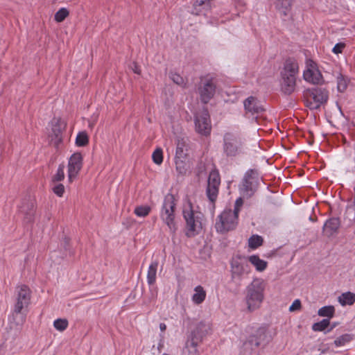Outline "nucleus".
Returning <instances> with one entry per match:
<instances>
[{
    "label": "nucleus",
    "instance_id": "f257e3e1",
    "mask_svg": "<svg viewBox=\"0 0 355 355\" xmlns=\"http://www.w3.org/2000/svg\"><path fill=\"white\" fill-rule=\"evenodd\" d=\"M182 215L186 222L187 236L193 237L198 234L202 229L204 219V215L199 207L187 200L184 203Z\"/></svg>",
    "mask_w": 355,
    "mask_h": 355
},
{
    "label": "nucleus",
    "instance_id": "f03ea898",
    "mask_svg": "<svg viewBox=\"0 0 355 355\" xmlns=\"http://www.w3.org/2000/svg\"><path fill=\"white\" fill-rule=\"evenodd\" d=\"M299 66L296 60L288 59L281 71L280 91L285 95H291L297 90V78Z\"/></svg>",
    "mask_w": 355,
    "mask_h": 355
},
{
    "label": "nucleus",
    "instance_id": "7ed1b4c3",
    "mask_svg": "<svg viewBox=\"0 0 355 355\" xmlns=\"http://www.w3.org/2000/svg\"><path fill=\"white\" fill-rule=\"evenodd\" d=\"M265 284L262 279H255L245 289V300L247 309L252 312L258 309L264 299Z\"/></svg>",
    "mask_w": 355,
    "mask_h": 355
},
{
    "label": "nucleus",
    "instance_id": "20e7f679",
    "mask_svg": "<svg viewBox=\"0 0 355 355\" xmlns=\"http://www.w3.org/2000/svg\"><path fill=\"white\" fill-rule=\"evenodd\" d=\"M176 203L175 198L171 194L165 196L160 217L163 222L168 226L170 232L174 234L178 229L175 222V209Z\"/></svg>",
    "mask_w": 355,
    "mask_h": 355
},
{
    "label": "nucleus",
    "instance_id": "39448f33",
    "mask_svg": "<svg viewBox=\"0 0 355 355\" xmlns=\"http://www.w3.org/2000/svg\"><path fill=\"white\" fill-rule=\"evenodd\" d=\"M223 149L226 156L235 157L244 153L243 141L238 135L227 132L223 137Z\"/></svg>",
    "mask_w": 355,
    "mask_h": 355
},
{
    "label": "nucleus",
    "instance_id": "423d86ee",
    "mask_svg": "<svg viewBox=\"0 0 355 355\" xmlns=\"http://www.w3.org/2000/svg\"><path fill=\"white\" fill-rule=\"evenodd\" d=\"M31 291L26 285L21 284L15 288V303L13 315L20 314L23 309L28 306L31 302Z\"/></svg>",
    "mask_w": 355,
    "mask_h": 355
},
{
    "label": "nucleus",
    "instance_id": "0eeeda50",
    "mask_svg": "<svg viewBox=\"0 0 355 355\" xmlns=\"http://www.w3.org/2000/svg\"><path fill=\"white\" fill-rule=\"evenodd\" d=\"M238 215L232 209H225L218 216L216 223V229L218 232H225L232 230L237 225Z\"/></svg>",
    "mask_w": 355,
    "mask_h": 355
},
{
    "label": "nucleus",
    "instance_id": "6e6552de",
    "mask_svg": "<svg viewBox=\"0 0 355 355\" xmlns=\"http://www.w3.org/2000/svg\"><path fill=\"white\" fill-rule=\"evenodd\" d=\"M328 92L322 88L309 90V96L306 101V107L311 110H318L328 100Z\"/></svg>",
    "mask_w": 355,
    "mask_h": 355
},
{
    "label": "nucleus",
    "instance_id": "1a4fd4ad",
    "mask_svg": "<svg viewBox=\"0 0 355 355\" xmlns=\"http://www.w3.org/2000/svg\"><path fill=\"white\" fill-rule=\"evenodd\" d=\"M195 128L198 133L201 135H209L211 130V124L209 112L202 109L198 112L195 116Z\"/></svg>",
    "mask_w": 355,
    "mask_h": 355
},
{
    "label": "nucleus",
    "instance_id": "9d476101",
    "mask_svg": "<svg viewBox=\"0 0 355 355\" xmlns=\"http://www.w3.org/2000/svg\"><path fill=\"white\" fill-rule=\"evenodd\" d=\"M303 78L306 82L313 85H318L322 82V76L314 61L311 60H306V68L303 72Z\"/></svg>",
    "mask_w": 355,
    "mask_h": 355
},
{
    "label": "nucleus",
    "instance_id": "9b49d317",
    "mask_svg": "<svg viewBox=\"0 0 355 355\" xmlns=\"http://www.w3.org/2000/svg\"><path fill=\"white\" fill-rule=\"evenodd\" d=\"M252 173V171H247L239 185L240 194L243 198H250L257 189V181Z\"/></svg>",
    "mask_w": 355,
    "mask_h": 355
},
{
    "label": "nucleus",
    "instance_id": "f8f14e48",
    "mask_svg": "<svg viewBox=\"0 0 355 355\" xmlns=\"http://www.w3.org/2000/svg\"><path fill=\"white\" fill-rule=\"evenodd\" d=\"M66 123L61 118H54L51 121V130L49 137L51 143L58 147L62 139V132L65 129Z\"/></svg>",
    "mask_w": 355,
    "mask_h": 355
},
{
    "label": "nucleus",
    "instance_id": "ddd939ff",
    "mask_svg": "<svg viewBox=\"0 0 355 355\" xmlns=\"http://www.w3.org/2000/svg\"><path fill=\"white\" fill-rule=\"evenodd\" d=\"M216 88V83L214 78L205 79L199 87V94L201 101L207 103L214 96Z\"/></svg>",
    "mask_w": 355,
    "mask_h": 355
},
{
    "label": "nucleus",
    "instance_id": "4468645a",
    "mask_svg": "<svg viewBox=\"0 0 355 355\" xmlns=\"http://www.w3.org/2000/svg\"><path fill=\"white\" fill-rule=\"evenodd\" d=\"M220 178L218 171H212L209 175L207 196L209 201L214 203L218 196Z\"/></svg>",
    "mask_w": 355,
    "mask_h": 355
},
{
    "label": "nucleus",
    "instance_id": "2eb2a0df",
    "mask_svg": "<svg viewBox=\"0 0 355 355\" xmlns=\"http://www.w3.org/2000/svg\"><path fill=\"white\" fill-rule=\"evenodd\" d=\"M83 166V156L80 153H73L68 163V178L72 182L78 175Z\"/></svg>",
    "mask_w": 355,
    "mask_h": 355
},
{
    "label": "nucleus",
    "instance_id": "dca6fc26",
    "mask_svg": "<svg viewBox=\"0 0 355 355\" xmlns=\"http://www.w3.org/2000/svg\"><path fill=\"white\" fill-rule=\"evenodd\" d=\"M243 105L246 114H250L254 116L259 115L264 111V108L257 98L254 96H249L244 102Z\"/></svg>",
    "mask_w": 355,
    "mask_h": 355
},
{
    "label": "nucleus",
    "instance_id": "f3484780",
    "mask_svg": "<svg viewBox=\"0 0 355 355\" xmlns=\"http://www.w3.org/2000/svg\"><path fill=\"white\" fill-rule=\"evenodd\" d=\"M210 331V323L205 321H200L196 324L195 329L191 332V338L201 343Z\"/></svg>",
    "mask_w": 355,
    "mask_h": 355
},
{
    "label": "nucleus",
    "instance_id": "a211bd4d",
    "mask_svg": "<svg viewBox=\"0 0 355 355\" xmlns=\"http://www.w3.org/2000/svg\"><path fill=\"white\" fill-rule=\"evenodd\" d=\"M231 265L232 272L234 277H241L250 272V266L245 260H233Z\"/></svg>",
    "mask_w": 355,
    "mask_h": 355
},
{
    "label": "nucleus",
    "instance_id": "6ab92c4d",
    "mask_svg": "<svg viewBox=\"0 0 355 355\" xmlns=\"http://www.w3.org/2000/svg\"><path fill=\"white\" fill-rule=\"evenodd\" d=\"M340 225V220L338 218L327 220L323 226L324 234L328 237L332 236L338 232Z\"/></svg>",
    "mask_w": 355,
    "mask_h": 355
},
{
    "label": "nucleus",
    "instance_id": "aec40b11",
    "mask_svg": "<svg viewBox=\"0 0 355 355\" xmlns=\"http://www.w3.org/2000/svg\"><path fill=\"white\" fill-rule=\"evenodd\" d=\"M210 1L211 0H195L192 13L197 15H206L207 11L211 8Z\"/></svg>",
    "mask_w": 355,
    "mask_h": 355
},
{
    "label": "nucleus",
    "instance_id": "412c9836",
    "mask_svg": "<svg viewBox=\"0 0 355 355\" xmlns=\"http://www.w3.org/2000/svg\"><path fill=\"white\" fill-rule=\"evenodd\" d=\"M21 211L24 214V218L27 223H31L34 220L35 213V207L33 201L28 202L21 208Z\"/></svg>",
    "mask_w": 355,
    "mask_h": 355
},
{
    "label": "nucleus",
    "instance_id": "4be33fe9",
    "mask_svg": "<svg viewBox=\"0 0 355 355\" xmlns=\"http://www.w3.org/2000/svg\"><path fill=\"white\" fill-rule=\"evenodd\" d=\"M194 293L191 297L192 302L196 304H201L205 300L207 293L202 286H197L194 288Z\"/></svg>",
    "mask_w": 355,
    "mask_h": 355
},
{
    "label": "nucleus",
    "instance_id": "5701e85b",
    "mask_svg": "<svg viewBox=\"0 0 355 355\" xmlns=\"http://www.w3.org/2000/svg\"><path fill=\"white\" fill-rule=\"evenodd\" d=\"M200 343V342L191 338V339L187 343L183 350L184 355H199L198 346Z\"/></svg>",
    "mask_w": 355,
    "mask_h": 355
},
{
    "label": "nucleus",
    "instance_id": "b1692460",
    "mask_svg": "<svg viewBox=\"0 0 355 355\" xmlns=\"http://www.w3.org/2000/svg\"><path fill=\"white\" fill-rule=\"evenodd\" d=\"M249 262L254 266L256 270L259 272H263L266 270L268 266L267 261L261 259L257 255H252L248 257Z\"/></svg>",
    "mask_w": 355,
    "mask_h": 355
},
{
    "label": "nucleus",
    "instance_id": "393cba45",
    "mask_svg": "<svg viewBox=\"0 0 355 355\" xmlns=\"http://www.w3.org/2000/svg\"><path fill=\"white\" fill-rule=\"evenodd\" d=\"M157 267L158 262L157 261H152L148 267L147 272V282L149 285H153L156 282Z\"/></svg>",
    "mask_w": 355,
    "mask_h": 355
},
{
    "label": "nucleus",
    "instance_id": "a878e982",
    "mask_svg": "<svg viewBox=\"0 0 355 355\" xmlns=\"http://www.w3.org/2000/svg\"><path fill=\"white\" fill-rule=\"evenodd\" d=\"M187 146L184 139H179L177 143L175 157L177 158H187Z\"/></svg>",
    "mask_w": 355,
    "mask_h": 355
},
{
    "label": "nucleus",
    "instance_id": "bb28decb",
    "mask_svg": "<svg viewBox=\"0 0 355 355\" xmlns=\"http://www.w3.org/2000/svg\"><path fill=\"white\" fill-rule=\"evenodd\" d=\"M338 302L342 306L352 305L355 302V294L352 292L343 293L338 297Z\"/></svg>",
    "mask_w": 355,
    "mask_h": 355
},
{
    "label": "nucleus",
    "instance_id": "cd10ccee",
    "mask_svg": "<svg viewBox=\"0 0 355 355\" xmlns=\"http://www.w3.org/2000/svg\"><path fill=\"white\" fill-rule=\"evenodd\" d=\"M186 159L187 158L175 157L176 170L181 175L185 174L189 168V164Z\"/></svg>",
    "mask_w": 355,
    "mask_h": 355
},
{
    "label": "nucleus",
    "instance_id": "c85d7f7f",
    "mask_svg": "<svg viewBox=\"0 0 355 355\" xmlns=\"http://www.w3.org/2000/svg\"><path fill=\"white\" fill-rule=\"evenodd\" d=\"M335 313V309L333 306H325L318 310V314L321 317H327L331 318Z\"/></svg>",
    "mask_w": 355,
    "mask_h": 355
},
{
    "label": "nucleus",
    "instance_id": "c756f323",
    "mask_svg": "<svg viewBox=\"0 0 355 355\" xmlns=\"http://www.w3.org/2000/svg\"><path fill=\"white\" fill-rule=\"evenodd\" d=\"M263 243V239L259 235H253L248 240V245L251 249H256L261 246Z\"/></svg>",
    "mask_w": 355,
    "mask_h": 355
},
{
    "label": "nucleus",
    "instance_id": "7c9ffc66",
    "mask_svg": "<svg viewBox=\"0 0 355 355\" xmlns=\"http://www.w3.org/2000/svg\"><path fill=\"white\" fill-rule=\"evenodd\" d=\"M89 142L87 134L85 132H79L76 138V144L78 146H85Z\"/></svg>",
    "mask_w": 355,
    "mask_h": 355
},
{
    "label": "nucleus",
    "instance_id": "2f4dec72",
    "mask_svg": "<svg viewBox=\"0 0 355 355\" xmlns=\"http://www.w3.org/2000/svg\"><path fill=\"white\" fill-rule=\"evenodd\" d=\"M150 209L148 205L139 206L135 209L134 213L139 217H146L149 214Z\"/></svg>",
    "mask_w": 355,
    "mask_h": 355
},
{
    "label": "nucleus",
    "instance_id": "473e14b6",
    "mask_svg": "<svg viewBox=\"0 0 355 355\" xmlns=\"http://www.w3.org/2000/svg\"><path fill=\"white\" fill-rule=\"evenodd\" d=\"M152 159L155 164L160 165L163 162V151L161 148H156L152 155Z\"/></svg>",
    "mask_w": 355,
    "mask_h": 355
},
{
    "label": "nucleus",
    "instance_id": "72a5a7b5",
    "mask_svg": "<svg viewBox=\"0 0 355 355\" xmlns=\"http://www.w3.org/2000/svg\"><path fill=\"white\" fill-rule=\"evenodd\" d=\"M329 323V319H323L320 322L314 323L312 329L315 331H322L328 327Z\"/></svg>",
    "mask_w": 355,
    "mask_h": 355
},
{
    "label": "nucleus",
    "instance_id": "f704fd0d",
    "mask_svg": "<svg viewBox=\"0 0 355 355\" xmlns=\"http://www.w3.org/2000/svg\"><path fill=\"white\" fill-rule=\"evenodd\" d=\"M352 339V337L349 334H344L341 336L337 338L334 340V344L336 347H341L345 345L346 343L350 342Z\"/></svg>",
    "mask_w": 355,
    "mask_h": 355
},
{
    "label": "nucleus",
    "instance_id": "c9c22d12",
    "mask_svg": "<svg viewBox=\"0 0 355 355\" xmlns=\"http://www.w3.org/2000/svg\"><path fill=\"white\" fill-rule=\"evenodd\" d=\"M53 326L57 330L63 331L68 327V321L66 319H57L54 320Z\"/></svg>",
    "mask_w": 355,
    "mask_h": 355
},
{
    "label": "nucleus",
    "instance_id": "e433bc0d",
    "mask_svg": "<svg viewBox=\"0 0 355 355\" xmlns=\"http://www.w3.org/2000/svg\"><path fill=\"white\" fill-rule=\"evenodd\" d=\"M64 165H60L58 166L56 173L52 178V181L54 183L60 182L64 178Z\"/></svg>",
    "mask_w": 355,
    "mask_h": 355
},
{
    "label": "nucleus",
    "instance_id": "4c0bfd02",
    "mask_svg": "<svg viewBox=\"0 0 355 355\" xmlns=\"http://www.w3.org/2000/svg\"><path fill=\"white\" fill-rule=\"evenodd\" d=\"M69 15V11L67 9L62 8H60L58 11L55 14V20L58 22H62L65 19V18Z\"/></svg>",
    "mask_w": 355,
    "mask_h": 355
},
{
    "label": "nucleus",
    "instance_id": "58836bf2",
    "mask_svg": "<svg viewBox=\"0 0 355 355\" xmlns=\"http://www.w3.org/2000/svg\"><path fill=\"white\" fill-rule=\"evenodd\" d=\"M347 86V81L345 78V77L340 74L337 77V87L339 92H344Z\"/></svg>",
    "mask_w": 355,
    "mask_h": 355
},
{
    "label": "nucleus",
    "instance_id": "ea45409f",
    "mask_svg": "<svg viewBox=\"0 0 355 355\" xmlns=\"http://www.w3.org/2000/svg\"><path fill=\"white\" fill-rule=\"evenodd\" d=\"M291 0H277V7L279 9L282 8V12L286 14V11L291 7Z\"/></svg>",
    "mask_w": 355,
    "mask_h": 355
},
{
    "label": "nucleus",
    "instance_id": "a19ab883",
    "mask_svg": "<svg viewBox=\"0 0 355 355\" xmlns=\"http://www.w3.org/2000/svg\"><path fill=\"white\" fill-rule=\"evenodd\" d=\"M170 77H171V79L173 80V82L175 83V84H177L181 87H184L186 86V82H185L184 79L179 74L175 73H171Z\"/></svg>",
    "mask_w": 355,
    "mask_h": 355
},
{
    "label": "nucleus",
    "instance_id": "79ce46f5",
    "mask_svg": "<svg viewBox=\"0 0 355 355\" xmlns=\"http://www.w3.org/2000/svg\"><path fill=\"white\" fill-rule=\"evenodd\" d=\"M52 190L55 194H56L59 197H62L64 192V187L62 184L58 183L55 184L52 187Z\"/></svg>",
    "mask_w": 355,
    "mask_h": 355
},
{
    "label": "nucleus",
    "instance_id": "37998d69",
    "mask_svg": "<svg viewBox=\"0 0 355 355\" xmlns=\"http://www.w3.org/2000/svg\"><path fill=\"white\" fill-rule=\"evenodd\" d=\"M301 309V301L299 299H296L293 301L292 304L289 307V311L293 312L299 311Z\"/></svg>",
    "mask_w": 355,
    "mask_h": 355
},
{
    "label": "nucleus",
    "instance_id": "c03bdc74",
    "mask_svg": "<svg viewBox=\"0 0 355 355\" xmlns=\"http://www.w3.org/2000/svg\"><path fill=\"white\" fill-rule=\"evenodd\" d=\"M248 341L252 346H254L255 347H259L261 344L260 339L258 338L257 336L256 335L250 336Z\"/></svg>",
    "mask_w": 355,
    "mask_h": 355
},
{
    "label": "nucleus",
    "instance_id": "a18cd8bd",
    "mask_svg": "<svg viewBox=\"0 0 355 355\" xmlns=\"http://www.w3.org/2000/svg\"><path fill=\"white\" fill-rule=\"evenodd\" d=\"M242 198L243 197H240L236 200L234 209L232 210L233 212H236V215H239L240 209L243 203Z\"/></svg>",
    "mask_w": 355,
    "mask_h": 355
},
{
    "label": "nucleus",
    "instance_id": "49530a36",
    "mask_svg": "<svg viewBox=\"0 0 355 355\" xmlns=\"http://www.w3.org/2000/svg\"><path fill=\"white\" fill-rule=\"evenodd\" d=\"M344 47L345 44L343 43H338L334 46L332 51L336 54H338L343 51Z\"/></svg>",
    "mask_w": 355,
    "mask_h": 355
},
{
    "label": "nucleus",
    "instance_id": "de8ad7c7",
    "mask_svg": "<svg viewBox=\"0 0 355 355\" xmlns=\"http://www.w3.org/2000/svg\"><path fill=\"white\" fill-rule=\"evenodd\" d=\"M132 71L135 73H137V74H139L140 72H141L139 67L137 64H134V67H132Z\"/></svg>",
    "mask_w": 355,
    "mask_h": 355
},
{
    "label": "nucleus",
    "instance_id": "09e8293b",
    "mask_svg": "<svg viewBox=\"0 0 355 355\" xmlns=\"http://www.w3.org/2000/svg\"><path fill=\"white\" fill-rule=\"evenodd\" d=\"M159 329L161 331L164 332L166 329V325L165 323H160L159 324Z\"/></svg>",
    "mask_w": 355,
    "mask_h": 355
},
{
    "label": "nucleus",
    "instance_id": "8fccbe9b",
    "mask_svg": "<svg viewBox=\"0 0 355 355\" xmlns=\"http://www.w3.org/2000/svg\"><path fill=\"white\" fill-rule=\"evenodd\" d=\"M25 321V317L24 316H22L21 318V320L19 322L17 323V324H22L24 323V322Z\"/></svg>",
    "mask_w": 355,
    "mask_h": 355
},
{
    "label": "nucleus",
    "instance_id": "3c124183",
    "mask_svg": "<svg viewBox=\"0 0 355 355\" xmlns=\"http://www.w3.org/2000/svg\"><path fill=\"white\" fill-rule=\"evenodd\" d=\"M162 344H160V343H159V345H158V350H159V352L161 351V349H160L162 348Z\"/></svg>",
    "mask_w": 355,
    "mask_h": 355
},
{
    "label": "nucleus",
    "instance_id": "603ef678",
    "mask_svg": "<svg viewBox=\"0 0 355 355\" xmlns=\"http://www.w3.org/2000/svg\"><path fill=\"white\" fill-rule=\"evenodd\" d=\"M93 125H94V124H93V123H92V124H89V126H90V127H92Z\"/></svg>",
    "mask_w": 355,
    "mask_h": 355
},
{
    "label": "nucleus",
    "instance_id": "864d4df0",
    "mask_svg": "<svg viewBox=\"0 0 355 355\" xmlns=\"http://www.w3.org/2000/svg\"><path fill=\"white\" fill-rule=\"evenodd\" d=\"M162 355H168V354H163Z\"/></svg>",
    "mask_w": 355,
    "mask_h": 355
}]
</instances>
